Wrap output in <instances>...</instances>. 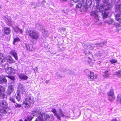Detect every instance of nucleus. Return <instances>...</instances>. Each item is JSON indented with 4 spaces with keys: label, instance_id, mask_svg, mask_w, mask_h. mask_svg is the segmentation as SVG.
Listing matches in <instances>:
<instances>
[{
    "label": "nucleus",
    "instance_id": "f257e3e1",
    "mask_svg": "<svg viewBox=\"0 0 121 121\" xmlns=\"http://www.w3.org/2000/svg\"><path fill=\"white\" fill-rule=\"evenodd\" d=\"M102 0L104 3L103 5H100L97 4L95 11H92L91 13V15L94 18L95 21L96 22L99 21V12L102 13L104 17H106L107 16L108 14V13L106 11L110 9L112 7V5L108 4V0Z\"/></svg>",
    "mask_w": 121,
    "mask_h": 121
},
{
    "label": "nucleus",
    "instance_id": "f03ea898",
    "mask_svg": "<svg viewBox=\"0 0 121 121\" xmlns=\"http://www.w3.org/2000/svg\"><path fill=\"white\" fill-rule=\"evenodd\" d=\"M31 114L33 116H37L40 115L39 117L36 119L35 121H43V116L44 114V113L41 112L40 111L36 109L32 111Z\"/></svg>",
    "mask_w": 121,
    "mask_h": 121
},
{
    "label": "nucleus",
    "instance_id": "7ed1b4c3",
    "mask_svg": "<svg viewBox=\"0 0 121 121\" xmlns=\"http://www.w3.org/2000/svg\"><path fill=\"white\" fill-rule=\"evenodd\" d=\"M51 111L54 113V115L56 117L57 119L59 120H60V116L63 117H67V115L65 113L62 112L60 109L58 110V113L57 112L55 108L52 109Z\"/></svg>",
    "mask_w": 121,
    "mask_h": 121
},
{
    "label": "nucleus",
    "instance_id": "20e7f679",
    "mask_svg": "<svg viewBox=\"0 0 121 121\" xmlns=\"http://www.w3.org/2000/svg\"><path fill=\"white\" fill-rule=\"evenodd\" d=\"M34 99L32 97H29L26 98L25 100L23 102V105L26 108L30 107L31 104L34 103Z\"/></svg>",
    "mask_w": 121,
    "mask_h": 121
},
{
    "label": "nucleus",
    "instance_id": "39448f33",
    "mask_svg": "<svg viewBox=\"0 0 121 121\" xmlns=\"http://www.w3.org/2000/svg\"><path fill=\"white\" fill-rule=\"evenodd\" d=\"M28 35L31 38L35 40L38 39L39 38L40 35L36 31L34 30H31L28 31Z\"/></svg>",
    "mask_w": 121,
    "mask_h": 121
},
{
    "label": "nucleus",
    "instance_id": "423d86ee",
    "mask_svg": "<svg viewBox=\"0 0 121 121\" xmlns=\"http://www.w3.org/2000/svg\"><path fill=\"white\" fill-rule=\"evenodd\" d=\"M3 66L5 69V72L9 74H14L13 69L11 67H9L8 65L7 64H3L2 65Z\"/></svg>",
    "mask_w": 121,
    "mask_h": 121
},
{
    "label": "nucleus",
    "instance_id": "0eeeda50",
    "mask_svg": "<svg viewBox=\"0 0 121 121\" xmlns=\"http://www.w3.org/2000/svg\"><path fill=\"white\" fill-rule=\"evenodd\" d=\"M18 91H17L22 92V93L24 95L26 94L23 85L21 84H19L18 86Z\"/></svg>",
    "mask_w": 121,
    "mask_h": 121
},
{
    "label": "nucleus",
    "instance_id": "6e6552de",
    "mask_svg": "<svg viewBox=\"0 0 121 121\" xmlns=\"http://www.w3.org/2000/svg\"><path fill=\"white\" fill-rule=\"evenodd\" d=\"M108 96H109V99L111 101H113V99L115 98L114 96V92L112 90H111L108 94Z\"/></svg>",
    "mask_w": 121,
    "mask_h": 121
},
{
    "label": "nucleus",
    "instance_id": "1a4fd4ad",
    "mask_svg": "<svg viewBox=\"0 0 121 121\" xmlns=\"http://www.w3.org/2000/svg\"><path fill=\"white\" fill-rule=\"evenodd\" d=\"M14 88L12 85H10L8 87V89L6 91V93L9 95H10L13 91Z\"/></svg>",
    "mask_w": 121,
    "mask_h": 121
},
{
    "label": "nucleus",
    "instance_id": "9d476101",
    "mask_svg": "<svg viewBox=\"0 0 121 121\" xmlns=\"http://www.w3.org/2000/svg\"><path fill=\"white\" fill-rule=\"evenodd\" d=\"M0 105L2 107L5 108H8V104L5 100H2L0 102Z\"/></svg>",
    "mask_w": 121,
    "mask_h": 121
},
{
    "label": "nucleus",
    "instance_id": "9b49d317",
    "mask_svg": "<svg viewBox=\"0 0 121 121\" xmlns=\"http://www.w3.org/2000/svg\"><path fill=\"white\" fill-rule=\"evenodd\" d=\"M47 119L49 120H51V121L53 119V115L51 114L49 115H45L44 113V115L43 116V119H44L45 120Z\"/></svg>",
    "mask_w": 121,
    "mask_h": 121
},
{
    "label": "nucleus",
    "instance_id": "f8f14e48",
    "mask_svg": "<svg viewBox=\"0 0 121 121\" xmlns=\"http://www.w3.org/2000/svg\"><path fill=\"white\" fill-rule=\"evenodd\" d=\"M5 90L4 88L2 86L0 85V97L3 98L4 97V95L3 92Z\"/></svg>",
    "mask_w": 121,
    "mask_h": 121
},
{
    "label": "nucleus",
    "instance_id": "ddd939ff",
    "mask_svg": "<svg viewBox=\"0 0 121 121\" xmlns=\"http://www.w3.org/2000/svg\"><path fill=\"white\" fill-rule=\"evenodd\" d=\"M88 76L90 78L92 79H95L97 77V75L96 74H94V73L92 72H90V74Z\"/></svg>",
    "mask_w": 121,
    "mask_h": 121
},
{
    "label": "nucleus",
    "instance_id": "4468645a",
    "mask_svg": "<svg viewBox=\"0 0 121 121\" xmlns=\"http://www.w3.org/2000/svg\"><path fill=\"white\" fill-rule=\"evenodd\" d=\"M4 30L5 34L8 35L10 34L11 32V30L9 27H5L4 28Z\"/></svg>",
    "mask_w": 121,
    "mask_h": 121
},
{
    "label": "nucleus",
    "instance_id": "2eb2a0df",
    "mask_svg": "<svg viewBox=\"0 0 121 121\" xmlns=\"http://www.w3.org/2000/svg\"><path fill=\"white\" fill-rule=\"evenodd\" d=\"M21 94H22V92L17 91L15 93V96L16 98V99L18 101H19L21 99V96L20 95Z\"/></svg>",
    "mask_w": 121,
    "mask_h": 121
},
{
    "label": "nucleus",
    "instance_id": "dca6fc26",
    "mask_svg": "<svg viewBox=\"0 0 121 121\" xmlns=\"http://www.w3.org/2000/svg\"><path fill=\"white\" fill-rule=\"evenodd\" d=\"M26 47L27 48V50L30 51H31L33 50L34 48L32 47V45L31 44H25Z\"/></svg>",
    "mask_w": 121,
    "mask_h": 121
},
{
    "label": "nucleus",
    "instance_id": "f3484780",
    "mask_svg": "<svg viewBox=\"0 0 121 121\" xmlns=\"http://www.w3.org/2000/svg\"><path fill=\"white\" fill-rule=\"evenodd\" d=\"M3 54L0 53V63L4 62L6 60V57L3 56Z\"/></svg>",
    "mask_w": 121,
    "mask_h": 121
},
{
    "label": "nucleus",
    "instance_id": "a211bd4d",
    "mask_svg": "<svg viewBox=\"0 0 121 121\" xmlns=\"http://www.w3.org/2000/svg\"><path fill=\"white\" fill-rule=\"evenodd\" d=\"M104 43L103 42H102L100 43H98L97 44V45L96 46L94 45V44L92 45L91 46L92 47L91 48V49H92L94 48V47H95V46H96V47L100 46H102L104 44ZM95 45H96V44H95Z\"/></svg>",
    "mask_w": 121,
    "mask_h": 121
},
{
    "label": "nucleus",
    "instance_id": "6ab92c4d",
    "mask_svg": "<svg viewBox=\"0 0 121 121\" xmlns=\"http://www.w3.org/2000/svg\"><path fill=\"white\" fill-rule=\"evenodd\" d=\"M14 31L16 32H20L21 34H22L23 31L22 29H20L18 27L16 26L14 29Z\"/></svg>",
    "mask_w": 121,
    "mask_h": 121
},
{
    "label": "nucleus",
    "instance_id": "aec40b11",
    "mask_svg": "<svg viewBox=\"0 0 121 121\" xmlns=\"http://www.w3.org/2000/svg\"><path fill=\"white\" fill-rule=\"evenodd\" d=\"M11 53L13 55L16 60H17V53L15 51L12 50L11 52Z\"/></svg>",
    "mask_w": 121,
    "mask_h": 121
},
{
    "label": "nucleus",
    "instance_id": "412c9836",
    "mask_svg": "<svg viewBox=\"0 0 121 121\" xmlns=\"http://www.w3.org/2000/svg\"><path fill=\"white\" fill-rule=\"evenodd\" d=\"M6 110L4 109H0V115L1 116H3L6 113Z\"/></svg>",
    "mask_w": 121,
    "mask_h": 121
},
{
    "label": "nucleus",
    "instance_id": "4be33fe9",
    "mask_svg": "<svg viewBox=\"0 0 121 121\" xmlns=\"http://www.w3.org/2000/svg\"><path fill=\"white\" fill-rule=\"evenodd\" d=\"M115 8L118 12H121V4H118L115 5Z\"/></svg>",
    "mask_w": 121,
    "mask_h": 121
},
{
    "label": "nucleus",
    "instance_id": "5701e85b",
    "mask_svg": "<svg viewBox=\"0 0 121 121\" xmlns=\"http://www.w3.org/2000/svg\"><path fill=\"white\" fill-rule=\"evenodd\" d=\"M7 59V61L10 63H12L13 62V60L12 58L10 56H8L6 58V60Z\"/></svg>",
    "mask_w": 121,
    "mask_h": 121
},
{
    "label": "nucleus",
    "instance_id": "b1692460",
    "mask_svg": "<svg viewBox=\"0 0 121 121\" xmlns=\"http://www.w3.org/2000/svg\"><path fill=\"white\" fill-rule=\"evenodd\" d=\"M6 82L7 80L6 78L0 77V83H4Z\"/></svg>",
    "mask_w": 121,
    "mask_h": 121
},
{
    "label": "nucleus",
    "instance_id": "393cba45",
    "mask_svg": "<svg viewBox=\"0 0 121 121\" xmlns=\"http://www.w3.org/2000/svg\"><path fill=\"white\" fill-rule=\"evenodd\" d=\"M19 77L21 79L24 80H26L28 78L27 76L22 74L20 75Z\"/></svg>",
    "mask_w": 121,
    "mask_h": 121
},
{
    "label": "nucleus",
    "instance_id": "a878e982",
    "mask_svg": "<svg viewBox=\"0 0 121 121\" xmlns=\"http://www.w3.org/2000/svg\"><path fill=\"white\" fill-rule=\"evenodd\" d=\"M36 27L38 28L40 30H43V26L41 24H40L39 23H37L36 24Z\"/></svg>",
    "mask_w": 121,
    "mask_h": 121
},
{
    "label": "nucleus",
    "instance_id": "bb28decb",
    "mask_svg": "<svg viewBox=\"0 0 121 121\" xmlns=\"http://www.w3.org/2000/svg\"><path fill=\"white\" fill-rule=\"evenodd\" d=\"M114 21L112 19H110L109 21H106L105 22L109 24H112L113 22Z\"/></svg>",
    "mask_w": 121,
    "mask_h": 121
},
{
    "label": "nucleus",
    "instance_id": "cd10ccee",
    "mask_svg": "<svg viewBox=\"0 0 121 121\" xmlns=\"http://www.w3.org/2000/svg\"><path fill=\"white\" fill-rule=\"evenodd\" d=\"M42 32L43 34L44 35L45 37L47 36L48 35V32L47 31L43 29V30L42 31Z\"/></svg>",
    "mask_w": 121,
    "mask_h": 121
},
{
    "label": "nucleus",
    "instance_id": "c85d7f7f",
    "mask_svg": "<svg viewBox=\"0 0 121 121\" xmlns=\"http://www.w3.org/2000/svg\"><path fill=\"white\" fill-rule=\"evenodd\" d=\"M84 52L85 54L87 55H89L91 53V52L88 51V50L87 49H85Z\"/></svg>",
    "mask_w": 121,
    "mask_h": 121
},
{
    "label": "nucleus",
    "instance_id": "c756f323",
    "mask_svg": "<svg viewBox=\"0 0 121 121\" xmlns=\"http://www.w3.org/2000/svg\"><path fill=\"white\" fill-rule=\"evenodd\" d=\"M91 0H87L86 2V4L88 5H91L92 3Z\"/></svg>",
    "mask_w": 121,
    "mask_h": 121
},
{
    "label": "nucleus",
    "instance_id": "7c9ffc66",
    "mask_svg": "<svg viewBox=\"0 0 121 121\" xmlns=\"http://www.w3.org/2000/svg\"><path fill=\"white\" fill-rule=\"evenodd\" d=\"M9 100L11 101L13 103H15V99L13 98V96H11L9 98Z\"/></svg>",
    "mask_w": 121,
    "mask_h": 121
},
{
    "label": "nucleus",
    "instance_id": "2f4dec72",
    "mask_svg": "<svg viewBox=\"0 0 121 121\" xmlns=\"http://www.w3.org/2000/svg\"><path fill=\"white\" fill-rule=\"evenodd\" d=\"M116 74L119 77H121V70L118 71L117 72Z\"/></svg>",
    "mask_w": 121,
    "mask_h": 121
},
{
    "label": "nucleus",
    "instance_id": "473e14b6",
    "mask_svg": "<svg viewBox=\"0 0 121 121\" xmlns=\"http://www.w3.org/2000/svg\"><path fill=\"white\" fill-rule=\"evenodd\" d=\"M14 105L15 108H17L20 107L21 106V104H19L16 103H15Z\"/></svg>",
    "mask_w": 121,
    "mask_h": 121
},
{
    "label": "nucleus",
    "instance_id": "72a5a7b5",
    "mask_svg": "<svg viewBox=\"0 0 121 121\" xmlns=\"http://www.w3.org/2000/svg\"><path fill=\"white\" fill-rule=\"evenodd\" d=\"M32 114H31L30 115V116H28L27 117V119L29 121H31L32 119L33 118V116H32Z\"/></svg>",
    "mask_w": 121,
    "mask_h": 121
},
{
    "label": "nucleus",
    "instance_id": "f704fd0d",
    "mask_svg": "<svg viewBox=\"0 0 121 121\" xmlns=\"http://www.w3.org/2000/svg\"><path fill=\"white\" fill-rule=\"evenodd\" d=\"M20 41L18 37H17L16 38H15L14 39L13 43L14 44H15V42H16L19 41Z\"/></svg>",
    "mask_w": 121,
    "mask_h": 121
},
{
    "label": "nucleus",
    "instance_id": "c9c22d12",
    "mask_svg": "<svg viewBox=\"0 0 121 121\" xmlns=\"http://www.w3.org/2000/svg\"><path fill=\"white\" fill-rule=\"evenodd\" d=\"M11 80L13 81L12 82H14V80L15 79V78L13 76H7Z\"/></svg>",
    "mask_w": 121,
    "mask_h": 121
},
{
    "label": "nucleus",
    "instance_id": "e433bc0d",
    "mask_svg": "<svg viewBox=\"0 0 121 121\" xmlns=\"http://www.w3.org/2000/svg\"><path fill=\"white\" fill-rule=\"evenodd\" d=\"M82 6V4L81 3H79L78 4L76 5V8H81Z\"/></svg>",
    "mask_w": 121,
    "mask_h": 121
},
{
    "label": "nucleus",
    "instance_id": "4c0bfd02",
    "mask_svg": "<svg viewBox=\"0 0 121 121\" xmlns=\"http://www.w3.org/2000/svg\"><path fill=\"white\" fill-rule=\"evenodd\" d=\"M109 74L108 73L107 71L105 72L103 75V76L104 77H107L108 76Z\"/></svg>",
    "mask_w": 121,
    "mask_h": 121
},
{
    "label": "nucleus",
    "instance_id": "58836bf2",
    "mask_svg": "<svg viewBox=\"0 0 121 121\" xmlns=\"http://www.w3.org/2000/svg\"><path fill=\"white\" fill-rule=\"evenodd\" d=\"M110 61L112 63H115L117 62V60L114 59H112L110 60Z\"/></svg>",
    "mask_w": 121,
    "mask_h": 121
},
{
    "label": "nucleus",
    "instance_id": "ea45409f",
    "mask_svg": "<svg viewBox=\"0 0 121 121\" xmlns=\"http://www.w3.org/2000/svg\"><path fill=\"white\" fill-rule=\"evenodd\" d=\"M87 8L86 6H84L83 7L82 10L83 11H86L87 10Z\"/></svg>",
    "mask_w": 121,
    "mask_h": 121
},
{
    "label": "nucleus",
    "instance_id": "a19ab883",
    "mask_svg": "<svg viewBox=\"0 0 121 121\" xmlns=\"http://www.w3.org/2000/svg\"><path fill=\"white\" fill-rule=\"evenodd\" d=\"M121 15V14L119 13H117L116 15L115 16V17H116V19L117 20V19L118 18H120L119 17Z\"/></svg>",
    "mask_w": 121,
    "mask_h": 121
},
{
    "label": "nucleus",
    "instance_id": "79ce46f5",
    "mask_svg": "<svg viewBox=\"0 0 121 121\" xmlns=\"http://www.w3.org/2000/svg\"><path fill=\"white\" fill-rule=\"evenodd\" d=\"M117 99L118 101H119L121 103V98L117 97Z\"/></svg>",
    "mask_w": 121,
    "mask_h": 121
},
{
    "label": "nucleus",
    "instance_id": "37998d69",
    "mask_svg": "<svg viewBox=\"0 0 121 121\" xmlns=\"http://www.w3.org/2000/svg\"><path fill=\"white\" fill-rule=\"evenodd\" d=\"M117 20L120 23H121V18H118Z\"/></svg>",
    "mask_w": 121,
    "mask_h": 121
},
{
    "label": "nucleus",
    "instance_id": "c03bdc74",
    "mask_svg": "<svg viewBox=\"0 0 121 121\" xmlns=\"http://www.w3.org/2000/svg\"><path fill=\"white\" fill-rule=\"evenodd\" d=\"M80 0H73L75 2H77L79 1Z\"/></svg>",
    "mask_w": 121,
    "mask_h": 121
},
{
    "label": "nucleus",
    "instance_id": "a18cd8bd",
    "mask_svg": "<svg viewBox=\"0 0 121 121\" xmlns=\"http://www.w3.org/2000/svg\"><path fill=\"white\" fill-rule=\"evenodd\" d=\"M49 82V81L48 80V81H46V84H48V83Z\"/></svg>",
    "mask_w": 121,
    "mask_h": 121
},
{
    "label": "nucleus",
    "instance_id": "49530a36",
    "mask_svg": "<svg viewBox=\"0 0 121 121\" xmlns=\"http://www.w3.org/2000/svg\"><path fill=\"white\" fill-rule=\"evenodd\" d=\"M34 69H35V70H34V71L35 72V69H36V70H37L38 69V68H37V67H36L34 68Z\"/></svg>",
    "mask_w": 121,
    "mask_h": 121
},
{
    "label": "nucleus",
    "instance_id": "de8ad7c7",
    "mask_svg": "<svg viewBox=\"0 0 121 121\" xmlns=\"http://www.w3.org/2000/svg\"><path fill=\"white\" fill-rule=\"evenodd\" d=\"M69 72H70V74H72V73L71 72L72 71L71 70H70L69 71Z\"/></svg>",
    "mask_w": 121,
    "mask_h": 121
},
{
    "label": "nucleus",
    "instance_id": "09e8293b",
    "mask_svg": "<svg viewBox=\"0 0 121 121\" xmlns=\"http://www.w3.org/2000/svg\"><path fill=\"white\" fill-rule=\"evenodd\" d=\"M112 121H117V120H115V119H114V120H113Z\"/></svg>",
    "mask_w": 121,
    "mask_h": 121
},
{
    "label": "nucleus",
    "instance_id": "8fccbe9b",
    "mask_svg": "<svg viewBox=\"0 0 121 121\" xmlns=\"http://www.w3.org/2000/svg\"><path fill=\"white\" fill-rule=\"evenodd\" d=\"M82 3H84V0H82Z\"/></svg>",
    "mask_w": 121,
    "mask_h": 121
},
{
    "label": "nucleus",
    "instance_id": "3c124183",
    "mask_svg": "<svg viewBox=\"0 0 121 121\" xmlns=\"http://www.w3.org/2000/svg\"><path fill=\"white\" fill-rule=\"evenodd\" d=\"M19 121H23L21 119H20L19 120Z\"/></svg>",
    "mask_w": 121,
    "mask_h": 121
},
{
    "label": "nucleus",
    "instance_id": "603ef678",
    "mask_svg": "<svg viewBox=\"0 0 121 121\" xmlns=\"http://www.w3.org/2000/svg\"><path fill=\"white\" fill-rule=\"evenodd\" d=\"M59 76L60 78H62V76H60V75H59Z\"/></svg>",
    "mask_w": 121,
    "mask_h": 121
},
{
    "label": "nucleus",
    "instance_id": "864d4df0",
    "mask_svg": "<svg viewBox=\"0 0 121 121\" xmlns=\"http://www.w3.org/2000/svg\"><path fill=\"white\" fill-rule=\"evenodd\" d=\"M8 20L9 21V22H10V21H11V20H10V19H9V20Z\"/></svg>",
    "mask_w": 121,
    "mask_h": 121
},
{
    "label": "nucleus",
    "instance_id": "5fc2aeb1",
    "mask_svg": "<svg viewBox=\"0 0 121 121\" xmlns=\"http://www.w3.org/2000/svg\"><path fill=\"white\" fill-rule=\"evenodd\" d=\"M24 121H27V120L26 119H25Z\"/></svg>",
    "mask_w": 121,
    "mask_h": 121
},
{
    "label": "nucleus",
    "instance_id": "6e6d98bb",
    "mask_svg": "<svg viewBox=\"0 0 121 121\" xmlns=\"http://www.w3.org/2000/svg\"><path fill=\"white\" fill-rule=\"evenodd\" d=\"M96 1H99V0H95Z\"/></svg>",
    "mask_w": 121,
    "mask_h": 121
},
{
    "label": "nucleus",
    "instance_id": "4d7b16f0",
    "mask_svg": "<svg viewBox=\"0 0 121 121\" xmlns=\"http://www.w3.org/2000/svg\"><path fill=\"white\" fill-rule=\"evenodd\" d=\"M65 30V29H64V30Z\"/></svg>",
    "mask_w": 121,
    "mask_h": 121
}]
</instances>
